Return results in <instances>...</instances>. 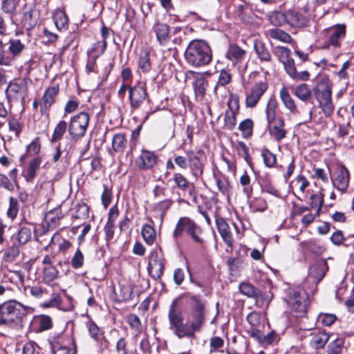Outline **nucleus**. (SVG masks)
Instances as JSON below:
<instances>
[{
    "label": "nucleus",
    "instance_id": "23",
    "mask_svg": "<svg viewBox=\"0 0 354 354\" xmlns=\"http://www.w3.org/2000/svg\"><path fill=\"white\" fill-rule=\"evenodd\" d=\"M286 24L295 27H302L306 25L307 19L302 14L293 10L286 12Z\"/></svg>",
    "mask_w": 354,
    "mask_h": 354
},
{
    "label": "nucleus",
    "instance_id": "14",
    "mask_svg": "<svg viewBox=\"0 0 354 354\" xmlns=\"http://www.w3.org/2000/svg\"><path fill=\"white\" fill-rule=\"evenodd\" d=\"M333 186L341 192H344L349 184L348 170L343 165H337L330 174Z\"/></svg>",
    "mask_w": 354,
    "mask_h": 354
},
{
    "label": "nucleus",
    "instance_id": "53",
    "mask_svg": "<svg viewBox=\"0 0 354 354\" xmlns=\"http://www.w3.org/2000/svg\"><path fill=\"white\" fill-rule=\"evenodd\" d=\"M236 114L232 111H226L224 118V124L225 128L229 130L233 129L236 123Z\"/></svg>",
    "mask_w": 354,
    "mask_h": 354
},
{
    "label": "nucleus",
    "instance_id": "12",
    "mask_svg": "<svg viewBox=\"0 0 354 354\" xmlns=\"http://www.w3.org/2000/svg\"><path fill=\"white\" fill-rule=\"evenodd\" d=\"M10 102L23 104L28 96V86L26 80L19 82H10L6 91Z\"/></svg>",
    "mask_w": 354,
    "mask_h": 354
},
{
    "label": "nucleus",
    "instance_id": "30",
    "mask_svg": "<svg viewBox=\"0 0 354 354\" xmlns=\"http://www.w3.org/2000/svg\"><path fill=\"white\" fill-rule=\"evenodd\" d=\"M278 106V102L274 98H270L266 105V113L268 125L270 126L274 121L276 122V111Z\"/></svg>",
    "mask_w": 354,
    "mask_h": 354
},
{
    "label": "nucleus",
    "instance_id": "4",
    "mask_svg": "<svg viewBox=\"0 0 354 354\" xmlns=\"http://www.w3.org/2000/svg\"><path fill=\"white\" fill-rule=\"evenodd\" d=\"M27 307L21 303L10 300L0 305V326H11L21 322L26 315Z\"/></svg>",
    "mask_w": 354,
    "mask_h": 354
},
{
    "label": "nucleus",
    "instance_id": "31",
    "mask_svg": "<svg viewBox=\"0 0 354 354\" xmlns=\"http://www.w3.org/2000/svg\"><path fill=\"white\" fill-rule=\"evenodd\" d=\"M53 20L58 30L65 29L68 26V17L65 12L61 9L55 10L53 14Z\"/></svg>",
    "mask_w": 354,
    "mask_h": 354
},
{
    "label": "nucleus",
    "instance_id": "45",
    "mask_svg": "<svg viewBox=\"0 0 354 354\" xmlns=\"http://www.w3.org/2000/svg\"><path fill=\"white\" fill-rule=\"evenodd\" d=\"M173 180L176 186L182 191L188 189L190 183L187 178L180 173H176L174 174Z\"/></svg>",
    "mask_w": 354,
    "mask_h": 354
},
{
    "label": "nucleus",
    "instance_id": "7",
    "mask_svg": "<svg viewBox=\"0 0 354 354\" xmlns=\"http://www.w3.org/2000/svg\"><path fill=\"white\" fill-rule=\"evenodd\" d=\"M314 95L325 116H330L334 111L332 102L331 86L328 80L319 81L314 89Z\"/></svg>",
    "mask_w": 354,
    "mask_h": 354
},
{
    "label": "nucleus",
    "instance_id": "11",
    "mask_svg": "<svg viewBox=\"0 0 354 354\" xmlns=\"http://www.w3.org/2000/svg\"><path fill=\"white\" fill-rule=\"evenodd\" d=\"M165 259L160 248L153 250L149 257L147 270L153 279H158L163 274Z\"/></svg>",
    "mask_w": 354,
    "mask_h": 354
},
{
    "label": "nucleus",
    "instance_id": "50",
    "mask_svg": "<svg viewBox=\"0 0 354 354\" xmlns=\"http://www.w3.org/2000/svg\"><path fill=\"white\" fill-rule=\"evenodd\" d=\"M24 27L27 30L33 28L36 25V20L32 19V12L31 10L24 12L21 20Z\"/></svg>",
    "mask_w": 354,
    "mask_h": 354
},
{
    "label": "nucleus",
    "instance_id": "25",
    "mask_svg": "<svg viewBox=\"0 0 354 354\" xmlns=\"http://www.w3.org/2000/svg\"><path fill=\"white\" fill-rule=\"evenodd\" d=\"M254 49L261 62H269L272 60V55L268 48L261 40H254Z\"/></svg>",
    "mask_w": 354,
    "mask_h": 354
},
{
    "label": "nucleus",
    "instance_id": "51",
    "mask_svg": "<svg viewBox=\"0 0 354 354\" xmlns=\"http://www.w3.org/2000/svg\"><path fill=\"white\" fill-rule=\"evenodd\" d=\"M261 156L266 167H272L276 163V156L267 149H263L261 151Z\"/></svg>",
    "mask_w": 354,
    "mask_h": 354
},
{
    "label": "nucleus",
    "instance_id": "57",
    "mask_svg": "<svg viewBox=\"0 0 354 354\" xmlns=\"http://www.w3.org/2000/svg\"><path fill=\"white\" fill-rule=\"evenodd\" d=\"M228 110L227 111H232L237 113L239 109V100L236 95H230L227 101Z\"/></svg>",
    "mask_w": 354,
    "mask_h": 354
},
{
    "label": "nucleus",
    "instance_id": "37",
    "mask_svg": "<svg viewBox=\"0 0 354 354\" xmlns=\"http://www.w3.org/2000/svg\"><path fill=\"white\" fill-rule=\"evenodd\" d=\"M329 336L324 332L317 333L312 337L310 344L315 348H322L328 342Z\"/></svg>",
    "mask_w": 354,
    "mask_h": 354
},
{
    "label": "nucleus",
    "instance_id": "63",
    "mask_svg": "<svg viewBox=\"0 0 354 354\" xmlns=\"http://www.w3.org/2000/svg\"><path fill=\"white\" fill-rule=\"evenodd\" d=\"M103 187L104 190L101 196V201L104 207L106 208L111 202L112 193L106 185H104Z\"/></svg>",
    "mask_w": 354,
    "mask_h": 354
},
{
    "label": "nucleus",
    "instance_id": "41",
    "mask_svg": "<svg viewBox=\"0 0 354 354\" xmlns=\"http://www.w3.org/2000/svg\"><path fill=\"white\" fill-rule=\"evenodd\" d=\"M127 145L125 137L122 133L115 134L112 140V147L115 151L122 152Z\"/></svg>",
    "mask_w": 354,
    "mask_h": 354
},
{
    "label": "nucleus",
    "instance_id": "36",
    "mask_svg": "<svg viewBox=\"0 0 354 354\" xmlns=\"http://www.w3.org/2000/svg\"><path fill=\"white\" fill-rule=\"evenodd\" d=\"M32 236V229L30 226L22 227L15 234V239L20 245L27 243Z\"/></svg>",
    "mask_w": 354,
    "mask_h": 354
},
{
    "label": "nucleus",
    "instance_id": "20",
    "mask_svg": "<svg viewBox=\"0 0 354 354\" xmlns=\"http://www.w3.org/2000/svg\"><path fill=\"white\" fill-rule=\"evenodd\" d=\"M246 52L236 44H230L226 52V58L232 62L233 64L241 63L245 58Z\"/></svg>",
    "mask_w": 354,
    "mask_h": 354
},
{
    "label": "nucleus",
    "instance_id": "58",
    "mask_svg": "<svg viewBox=\"0 0 354 354\" xmlns=\"http://www.w3.org/2000/svg\"><path fill=\"white\" fill-rule=\"evenodd\" d=\"M71 266L73 268L77 269L82 266L84 263V255L80 250L78 248L71 259Z\"/></svg>",
    "mask_w": 354,
    "mask_h": 354
},
{
    "label": "nucleus",
    "instance_id": "22",
    "mask_svg": "<svg viewBox=\"0 0 354 354\" xmlns=\"http://www.w3.org/2000/svg\"><path fill=\"white\" fill-rule=\"evenodd\" d=\"M119 210L116 205L111 207L109 212L108 221L104 227L106 240L109 241L113 238L115 222L118 217Z\"/></svg>",
    "mask_w": 354,
    "mask_h": 354
},
{
    "label": "nucleus",
    "instance_id": "34",
    "mask_svg": "<svg viewBox=\"0 0 354 354\" xmlns=\"http://www.w3.org/2000/svg\"><path fill=\"white\" fill-rule=\"evenodd\" d=\"M293 93L302 101L308 100L312 95L311 89L306 84H301L296 86Z\"/></svg>",
    "mask_w": 354,
    "mask_h": 354
},
{
    "label": "nucleus",
    "instance_id": "21",
    "mask_svg": "<svg viewBox=\"0 0 354 354\" xmlns=\"http://www.w3.org/2000/svg\"><path fill=\"white\" fill-rule=\"evenodd\" d=\"M328 270L326 260H318L310 268V275L319 282L325 276Z\"/></svg>",
    "mask_w": 354,
    "mask_h": 354
},
{
    "label": "nucleus",
    "instance_id": "40",
    "mask_svg": "<svg viewBox=\"0 0 354 354\" xmlns=\"http://www.w3.org/2000/svg\"><path fill=\"white\" fill-rule=\"evenodd\" d=\"M309 185L308 180L304 176L299 175L291 182L290 186L292 189H298L300 192L304 193Z\"/></svg>",
    "mask_w": 354,
    "mask_h": 354
},
{
    "label": "nucleus",
    "instance_id": "44",
    "mask_svg": "<svg viewBox=\"0 0 354 354\" xmlns=\"http://www.w3.org/2000/svg\"><path fill=\"white\" fill-rule=\"evenodd\" d=\"M58 275L57 268L53 266H48L44 268V280L46 283H50L55 280Z\"/></svg>",
    "mask_w": 354,
    "mask_h": 354
},
{
    "label": "nucleus",
    "instance_id": "55",
    "mask_svg": "<svg viewBox=\"0 0 354 354\" xmlns=\"http://www.w3.org/2000/svg\"><path fill=\"white\" fill-rule=\"evenodd\" d=\"M24 48V45L19 39L10 40L9 50L13 55H19Z\"/></svg>",
    "mask_w": 354,
    "mask_h": 354
},
{
    "label": "nucleus",
    "instance_id": "46",
    "mask_svg": "<svg viewBox=\"0 0 354 354\" xmlns=\"http://www.w3.org/2000/svg\"><path fill=\"white\" fill-rule=\"evenodd\" d=\"M138 65L143 73H148L151 70L149 53L148 52H144L140 55Z\"/></svg>",
    "mask_w": 354,
    "mask_h": 354
},
{
    "label": "nucleus",
    "instance_id": "18",
    "mask_svg": "<svg viewBox=\"0 0 354 354\" xmlns=\"http://www.w3.org/2000/svg\"><path fill=\"white\" fill-rule=\"evenodd\" d=\"M152 30L156 35L158 44L162 46H167L171 39L169 25L163 22L157 21L153 24Z\"/></svg>",
    "mask_w": 354,
    "mask_h": 354
},
{
    "label": "nucleus",
    "instance_id": "19",
    "mask_svg": "<svg viewBox=\"0 0 354 354\" xmlns=\"http://www.w3.org/2000/svg\"><path fill=\"white\" fill-rule=\"evenodd\" d=\"M216 225L223 241L229 248L232 249L234 247V239L227 223L223 218L219 217L216 219Z\"/></svg>",
    "mask_w": 354,
    "mask_h": 354
},
{
    "label": "nucleus",
    "instance_id": "17",
    "mask_svg": "<svg viewBox=\"0 0 354 354\" xmlns=\"http://www.w3.org/2000/svg\"><path fill=\"white\" fill-rule=\"evenodd\" d=\"M59 92V86L58 84L48 86L45 90L40 103V110L41 113L47 111L55 102L56 97Z\"/></svg>",
    "mask_w": 354,
    "mask_h": 354
},
{
    "label": "nucleus",
    "instance_id": "52",
    "mask_svg": "<svg viewBox=\"0 0 354 354\" xmlns=\"http://www.w3.org/2000/svg\"><path fill=\"white\" fill-rule=\"evenodd\" d=\"M240 183L243 186V192L247 195L248 197H250L252 192V188L250 185V178L246 172H245L241 176Z\"/></svg>",
    "mask_w": 354,
    "mask_h": 354
},
{
    "label": "nucleus",
    "instance_id": "62",
    "mask_svg": "<svg viewBox=\"0 0 354 354\" xmlns=\"http://www.w3.org/2000/svg\"><path fill=\"white\" fill-rule=\"evenodd\" d=\"M324 203V196L322 193L313 194L310 196V206L312 207H317L319 210Z\"/></svg>",
    "mask_w": 354,
    "mask_h": 354
},
{
    "label": "nucleus",
    "instance_id": "38",
    "mask_svg": "<svg viewBox=\"0 0 354 354\" xmlns=\"http://www.w3.org/2000/svg\"><path fill=\"white\" fill-rule=\"evenodd\" d=\"M41 163V158L40 157H36L30 161L26 171V179L28 180H32L35 176L36 171L39 168Z\"/></svg>",
    "mask_w": 354,
    "mask_h": 354
},
{
    "label": "nucleus",
    "instance_id": "39",
    "mask_svg": "<svg viewBox=\"0 0 354 354\" xmlns=\"http://www.w3.org/2000/svg\"><path fill=\"white\" fill-rule=\"evenodd\" d=\"M268 19L273 26H281L286 24V12L274 11L269 15Z\"/></svg>",
    "mask_w": 354,
    "mask_h": 354
},
{
    "label": "nucleus",
    "instance_id": "8",
    "mask_svg": "<svg viewBox=\"0 0 354 354\" xmlns=\"http://www.w3.org/2000/svg\"><path fill=\"white\" fill-rule=\"evenodd\" d=\"M185 232L192 239L197 243L203 244V239L201 236L202 229L192 219L188 217H181L174 230L173 236L175 239L180 237L183 232Z\"/></svg>",
    "mask_w": 354,
    "mask_h": 354
},
{
    "label": "nucleus",
    "instance_id": "1",
    "mask_svg": "<svg viewBox=\"0 0 354 354\" xmlns=\"http://www.w3.org/2000/svg\"><path fill=\"white\" fill-rule=\"evenodd\" d=\"M205 306L201 304L192 306L187 322L184 323L182 311L177 308L176 302L174 301L168 312L169 329L179 339L194 338L195 333L201 330L205 322Z\"/></svg>",
    "mask_w": 354,
    "mask_h": 354
},
{
    "label": "nucleus",
    "instance_id": "47",
    "mask_svg": "<svg viewBox=\"0 0 354 354\" xmlns=\"http://www.w3.org/2000/svg\"><path fill=\"white\" fill-rule=\"evenodd\" d=\"M19 254V247L15 245H13L9 247L4 252L3 260L6 262H12L18 257Z\"/></svg>",
    "mask_w": 354,
    "mask_h": 354
},
{
    "label": "nucleus",
    "instance_id": "27",
    "mask_svg": "<svg viewBox=\"0 0 354 354\" xmlns=\"http://www.w3.org/2000/svg\"><path fill=\"white\" fill-rule=\"evenodd\" d=\"M239 290L243 295L248 297H256L257 302H259L261 299L264 300L263 296L260 291L249 283H241L239 285Z\"/></svg>",
    "mask_w": 354,
    "mask_h": 354
},
{
    "label": "nucleus",
    "instance_id": "15",
    "mask_svg": "<svg viewBox=\"0 0 354 354\" xmlns=\"http://www.w3.org/2000/svg\"><path fill=\"white\" fill-rule=\"evenodd\" d=\"M158 161L157 154L152 151L142 149L136 160V167L143 171L152 169Z\"/></svg>",
    "mask_w": 354,
    "mask_h": 354
},
{
    "label": "nucleus",
    "instance_id": "24",
    "mask_svg": "<svg viewBox=\"0 0 354 354\" xmlns=\"http://www.w3.org/2000/svg\"><path fill=\"white\" fill-rule=\"evenodd\" d=\"M285 123L282 118H278L276 124L269 127V132L270 135L277 142H280L286 136V131L284 129Z\"/></svg>",
    "mask_w": 354,
    "mask_h": 354
},
{
    "label": "nucleus",
    "instance_id": "29",
    "mask_svg": "<svg viewBox=\"0 0 354 354\" xmlns=\"http://www.w3.org/2000/svg\"><path fill=\"white\" fill-rule=\"evenodd\" d=\"M141 235L145 242L149 245H152L156 240V230L150 224H144L142 225Z\"/></svg>",
    "mask_w": 354,
    "mask_h": 354
},
{
    "label": "nucleus",
    "instance_id": "64",
    "mask_svg": "<svg viewBox=\"0 0 354 354\" xmlns=\"http://www.w3.org/2000/svg\"><path fill=\"white\" fill-rule=\"evenodd\" d=\"M9 130L15 133L16 136H19L21 131V126L19 120L16 118H10L8 120Z\"/></svg>",
    "mask_w": 354,
    "mask_h": 354
},
{
    "label": "nucleus",
    "instance_id": "16",
    "mask_svg": "<svg viewBox=\"0 0 354 354\" xmlns=\"http://www.w3.org/2000/svg\"><path fill=\"white\" fill-rule=\"evenodd\" d=\"M129 94L131 106L134 109L140 107L147 96L145 86L140 83L134 86H130Z\"/></svg>",
    "mask_w": 354,
    "mask_h": 354
},
{
    "label": "nucleus",
    "instance_id": "61",
    "mask_svg": "<svg viewBox=\"0 0 354 354\" xmlns=\"http://www.w3.org/2000/svg\"><path fill=\"white\" fill-rule=\"evenodd\" d=\"M232 80V74L227 70H222L218 78V84L220 86H225L228 84Z\"/></svg>",
    "mask_w": 354,
    "mask_h": 354
},
{
    "label": "nucleus",
    "instance_id": "10",
    "mask_svg": "<svg viewBox=\"0 0 354 354\" xmlns=\"http://www.w3.org/2000/svg\"><path fill=\"white\" fill-rule=\"evenodd\" d=\"M307 294L303 289L294 290L290 295L288 304L291 313L296 317H302L307 313Z\"/></svg>",
    "mask_w": 354,
    "mask_h": 354
},
{
    "label": "nucleus",
    "instance_id": "2",
    "mask_svg": "<svg viewBox=\"0 0 354 354\" xmlns=\"http://www.w3.org/2000/svg\"><path fill=\"white\" fill-rule=\"evenodd\" d=\"M186 62L194 67L209 64L212 59V50L203 40L195 39L189 42L185 52Z\"/></svg>",
    "mask_w": 354,
    "mask_h": 354
},
{
    "label": "nucleus",
    "instance_id": "33",
    "mask_svg": "<svg viewBox=\"0 0 354 354\" xmlns=\"http://www.w3.org/2000/svg\"><path fill=\"white\" fill-rule=\"evenodd\" d=\"M68 129V124L65 120H60L55 126L50 142H55L60 140Z\"/></svg>",
    "mask_w": 354,
    "mask_h": 354
},
{
    "label": "nucleus",
    "instance_id": "28",
    "mask_svg": "<svg viewBox=\"0 0 354 354\" xmlns=\"http://www.w3.org/2000/svg\"><path fill=\"white\" fill-rule=\"evenodd\" d=\"M279 95L283 105L287 109L292 113L297 112V106L294 100L290 96L287 88L283 86L280 91Z\"/></svg>",
    "mask_w": 354,
    "mask_h": 354
},
{
    "label": "nucleus",
    "instance_id": "43",
    "mask_svg": "<svg viewBox=\"0 0 354 354\" xmlns=\"http://www.w3.org/2000/svg\"><path fill=\"white\" fill-rule=\"evenodd\" d=\"M19 212V202L18 200L14 197L9 198V207L7 211V216L11 220H14Z\"/></svg>",
    "mask_w": 354,
    "mask_h": 354
},
{
    "label": "nucleus",
    "instance_id": "5",
    "mask_svg": "<svg viewBox=\"0 0 354 354\" xmlns=\"http://www.w3.org/2000/svg\"><path fill=\"white\" fill-rule=\"evenodd\" d=\"M273 53L278 57L279 60L283 64L286 72L292 80L306 81L309 79L310 74L307 71H297L294 59L290 57L291 51L289 48L277 46L274 47Z\"/></svg>",
    "mask_w": 354,
    "mask_h": 354
},
{
    "label": "nucleus",
    "instance_id": "9",
    "mask_svg": "<svg viewBox=\"0 0 354 354\" xmlns=\"http://www.w3.org/2000/svg\"><path fill=\"white\" fill-rule=\"evenodd\" d=\"M90 116L86 112H80L71 118L68 132L75 140L82 138L89 124Z\"/></svg>",
    "mask_w": 354,
    "mask_h": 354
},
{
    "label": "nucleus",
    "instance_id": "59",
    "mask_svg": "<svg viewBox=\"0 0 354 354\" xmlns=\"http://www.w3.org/2000/svg\"><path fill=\"white\" fill-rule=\"evenodd\" d=\"M53 354H75L74 350L60 345L59 343L52 344Z\"/></svg>",
    "mask_w": 354,
    "mask_h": 354
},
{
    "label": "nucleus",
    "instance_id": "60",
    "mask_svg": "<svg viewBox=\"0 0 354 354\" xmlns=\"http://www.w3.org/2000/svg\"><path fill=\"white\" fill-rule=\"evenodd\" d=\"M12 59L3 49V44L0 41V65L10 66Z\"/></svg>",
    "mask_w": 354,
    "mask_h": 354
},
{
    "label": "nucleus",
    "instance_id": "54",
    "mask_svg": "<svg viewBox=\"0 0 354 354\" xmlns=\"http://www.w3.org/2000/svg\"><path fill=\"white\" fill-rule=\"evenodd\" d=\"M253 121L251 119H245L239 126V129L245 136H251L253 129Z\"/></svg>",
    "mask_w": 354,
    "mask_h": 354
},
{
    "label": "nucleus",
    "instance_id": "56",
    "mask_svg": "<svg viewBox=\"0 0 354 354\" xmlns=\"http://www.w3.org/2000/svg\"><path fill=\"white\" fill-rule=\"evenodd\" d=\"M41 149V142L39 138H35L28 146L27 153L29 155H37L39 153Z\"/></svg>",
    "mask_w": 354,
    "mask_h": 354
},
{
    "label": "nucleus",
    "instance_id": "13",
    "mask_svg": "<svg viewBox=\"0 0 354 354\" xmlns=\"http://www.w3.org/2000/svg\"><path fill=\"white\" fill-rule=\"evenodd\" d=\"M268 88V84L266 81H260L254 84L245 94L246 107L254 108Z\"/></svg>",
    "mask_w": 354,
    "mask_h": 354
},
{
    "label": "nucleus",
    "instance_id": "32",
    "mask_svg": "<svg viewBox=\"0 0 354 354\" xmlns=\"http://www.w3.org/2000/svg\"><path fill=\"white\" fill-rule=\"evenodd\" d=\"M269 36L271 39L279 40L283 43L289 44L292 41L291 36L285 32L284 30L279 28H272L268 30Z\"/></svg>",
    "mask_w": 354,
    "mask_h": 354
},
{
    "label": "nucleus",
    "instance_id": "6",
    "mask_svg": "<svg viewBox=\"0 0 354 354\" xmlns=\"http://www.w3.org/2000/svg\"><path fill=\"white\" fill-rule=\"evenodd\" d=\"M346 34V26L344 24H335L324 29L320 34L319 40L322 41V48L330 47L339 48Z\"/></svg>",
    "mask_w": 354,
    "mask_h": 354
},
{
    "label": "nucleus",
    "instance_id": "42",
    "mask_svg": "<svg viewBox=\"0 0 354 354\" xmlns=\"http://www.w3.org/2000/svg\"><path fill=\"white\" fill-rule=\"evenodd\" d=\"M344 346V340L341 338H337L328 345V354H340Z\"/></svg>",
    "mask_w": 354,
    "mask_h": 354
},
{
    "label": "nucleus",
    "instance_id": "48",
    "mask_svg": "<svg viewBox=\"0 0 354 354\" xmlns=\"http://www.w3.org/2000/svg\"><path fill=\"white\" fill-rule=\"evenodd\" d=\"M36 346L37 344L34 342H27L22 345L21 348H16L15 352L18 354H34Z\"/></svg>",
    "mask_w": 354,
    "mask_h": 354
},
{
    "label": "nucleus",
    "instance_id": "49",
    "mask_svg": "<svg viewBox=\"0 0 354 354\" xmlns=\"http://www.w3.org/2000/svg\"><path fill=\"white\" fill-rule=\"evenodd\" d=\"M87 327L89 335L91 337V338H93L95 341H98L103 334L100 328L93 321H90L87 324Z\"/></svg>",
    "mask_w": 354,
    "mask_h": 354
},
{
    "label": "nucleus",
    "instance_id": "3",
    "mask_svg": "<svg viewBox=\"0 0 354 354\" xmlns=\"http://www.w3.org/2000/svg\"><path fill=\"white\" fill-rule=\"evenodd\" d=\"M174 162L182 169H189L192 175L197 180L203 174L205 155L201 151L188 150L185 156H176Z\"/></svg>",
    "mask_w": 354,
    "mask_h": 354
},
{
    "label": "nucleus",
    "instance_id": "26",
    "mask_svg": "<svg viewBox=\"0 0 354 354\" xmlns=\"http://www.w3.org/2000/svg\"><path fill=\"white\" fill-rule=\"evenodd\" d=\"M20 0H2L1 9L3 12L9 15L10 21L13 22L14 17L17 14V7Z\"/></svg>",
    "mask_w": 354,
    "mask_h": 354
},
{
    "label": "nucleus",
    "instance_id": "35",
    "mask_svg": "<svg viewBox=\"0 0 354 354\" xmlns=\"http://www.w3.org/2000/svg\"><path fill=\"white\" fill-rule=\"evenodd\" d=\"M34 324L38 326V331H44L52 328L53 322L51 318L45 315L38 316L34 319Z\"/></svg>",
    "mask_w": 354,
    "mask_h": 354
}]
</instances>
